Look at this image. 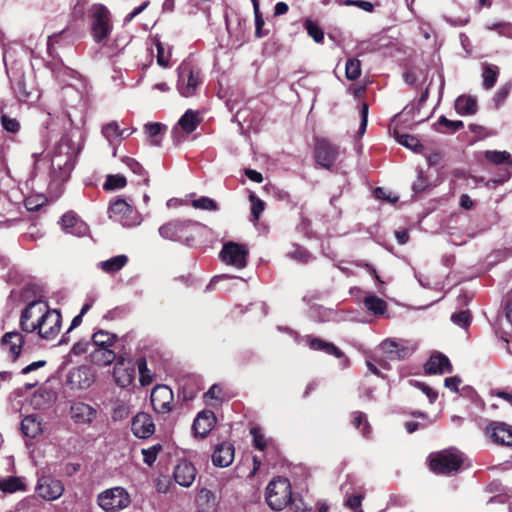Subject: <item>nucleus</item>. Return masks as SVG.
Instances as JSON below:
<instances>
[{
    "mask_svg": "<svg viewBox=\"0 0 512 512\" xmlns=\"http://www.w3.org/2000/svg\"><path fill=\"white\" fill-rule=\"evenodd\" d=\"M21 327L25 332L37 331L41 338L52 340L60 332L61 315L43 301H32L22 311Z\"/></svg>",
    "mask_w": 512,
    "mask_h": 512,
    "instance_id": "obj_1",
    "label": "nucleus"
},
{
    "mask_svg": "<svg viewBox=\"0 0 512 512\" xmlns=\"http://www.w3.org/2000/svg\"><path fill=\"white\" fill-rule=\"evenodd\" d=\"M463 462L462 455L455 449H447L429 455L432 471L438 474H450L457 471Z\"/></svg>",
    "mask_w": 512,
    "mask_h": 512,
    "instance_id": "obj_2",
    "label": "nucleus"
},
{
    "mask_svg": "<svg viewBox=\"0 0 512 512\" xmlns=\"http://www.w3.org/2000/svg\"><path fill=\"white\" fill-rule=\"evenodd\" d=\"M130 495L123 487L116 486L98 494L97 503L105 512H119L130 504Z\"/></svg>",
    "mask_w": 512,
    "mask_h": 512,
    "instance_id": "obj_3",
    "label": "nucleus"
},
{
    "mask_svg": "<svg viewBox=\"0 0 512 512\" xmlns=\"http://www.w3.org/2000/svg\"><path fill=\"white\" fill-rule=\"evenodd\" d=\"M198 224L192 221L173 220L159 227V234L162 238L189 243L194 239L193 231Z\"/></svg>",
    "mask_w": 512,
    "mask_h": 512,
    "instance_id": "obj_4",
    "label": "nucleus"
},
{
    "mask_svg": "<svg viewBox=\"0 0 512 512\" xmlns=\"http://www.w3.org/2000/svg\"><path fill=\"white\" fill-rule=\"evenodd\" d=\"M291 500L290 483L285 478L272 480L266 488V501L273 510H282Z\"/></svg>",
    "mask_w": 512,
    "mask_h": 512,
    "instance_id": "obj_5",
    "label": "nucleus"
},
{
    "mask_svg": "<svg viewBox=\"0 0 512 512\" xmlns=\"http://www.w3.org/2000/svg\"><path fill=\"white\" fill-rule=\"evenodd\" d=\"M109 217L127 227L136 226L142 222L141 215L124 199H117L111 203Z\"/></svg>",
    "mask_w": 512,
    "mask_h": 512,
    "instance_id": "obj_6",
    "label": "nucleus"
},
{
    "mask_svg": "<svg viewBox=\"0 0 512 512\" xmlns=\"http://www.w3.org/2000/svg\"><path fill=\"white\" fill-rule=\"evenodd\" d=\"M93 23L92 34L96 42L106 39L112 31L110 13L102 4H94L91 8Z\"/></svg>",
    "mask_w": 512,
    "mask_h": 512,
    "instance_id": "obj_7",
    "label": "nucleus"
},
{
    "mask_svg": "<svg viewBox=\"0 0 512 512\" xmlns=\"http://www.w3.org/2000/svg\"><path fill=\"white\" fill-rule=\"evenodd\" d=\"M201 82L202 80L198 71L193 70L187 64L179 66L177 89L181 96H193L201 85Z\"/></svg>",
    "mask_w": 512,
    "mask_h": 512,
    "instance_id": "obj_8",
    "label": "nucleus"
},
{
    "mask_svg": "<svg viewBox=\"0 0 512 512\" xmlns=\"http://www.w3.org/2000/svg\"><path fill=\"white\" fill-rule=\"evenodd\" d=\"M219 257L225 264L243 269L247 265L248 249L243 244L229 241L223 244Z\"/></svg>",
    "mask_w": 512,
    "mask_h": 512,
    "instance_id": "obj_9",
    "label": "nucleus"
},
{
    "mask_svg": "<svg viewBox=\"0 0 512 512\" xmlns=\"http://www.w3.org/2000/svg\"><path fill=\"white\" fill-rule=\"evenodd\" d=\"M64 490V485L59 479L46 475H42L38 478L36 492L38 496L44 500H56L63 495Z\"/></svg>",
    "mask_w": 512,
    "mask_h": 512,
    "instance_id": "obj_10",
    "label": "nucleus"
},
{
    "mask_svg": "<svg viewBox=\"0 0 512 512\" xmlns=\"http://www.w3.org/2000/svg\"><path fill=\"white\" fill-rule=\"evenodd\" d=\"M339 157V148L325 139H319L315 145V158L317 163L330 169Z\"/></svg>",
    "mask_w": 512,
    "mask_h": 512,
    "instance_id": "obj_11",
    "label": "nucleus"
},
{
    "mask_svg": "<svg viewBox=\"0 0 512 512\" xmlns=\"http://www.w3.org/2000/svg\"><path fill=\"white\" fill-rule=\"evenodd\" d=\"M485 434L496 444L512 446V426L504 422H490L485 428Z\"/></svg>",
    "mask_w": 512,
    "mask_h": 512,
    "instance_id": "obj_12",
    "label": "nucleus"
},
{
    "mask_svg": "<svg viewBox=\"0 0 512 512\" xmlns=\"http://www.w3.org/2000/svg\"><path fill=\"white\" fill-rule=\"evenodd\" d=\"M173 392L166 385H157L151 392V403L157 413H169L172 410Z\"/></svg>",
    "mask_w": 512,
    "mask_h": 512,
    "instance_id": "obj_13",
    "label": "nucleus"
},
{
    "mask_svg": "<svg viewBox=\"0 0 512 512\" xmlns=\"http://www.w3.org/2000/svg\"><path fill=\"white\" fill-rule=\"evenodd\" d=\"M201 118L198 112L193 110H187L182 117L178 120L174 126L172 133L178 142L182 141L184 136L180 133L183 132L185 135L191 134L199 125Z\"/></svg>",
    "mask_w": 512,
    "mask_h": 512,
    "instance_id": "obj_14",
    "label": "nucleus"
},
{
    "mask_svg": "<svg viewBox=\"0 0 512 512\" xmlns=\"http://www.w3.org/2000/svg\"><path fill=\"white\" fill-rule=\"evenodd\" d=\"M12 88L16 97L23 102H32L39 98L38 91L35 88L34 80L28 82L24 75L12 82Z\"/></svg>",
    "mask_w": 512,
    "mask_h": 512,
    "instance_id": "obj_15",
    "label": "nucleus"
},
{
    "mask_svg": "<svg viewBox=\"0 0 512 512\" xmlns=\"http://www.w3.org/2000/svg\"><path fill=\"white\" fill-rule=\"evenodd\" d=\"M61 226L65 233L77 237H83L88 234L89 228L87 224L82 221L73 212H67L61 217Z\"/></svg>",
    "mask_w": 512,
    "mask_h": 512,
    "instance_id": "obj_16",
    "label": "nucleus"
},
{
    "mask_svg": "<svg viewBox=\"0 0 512 512\" xmlns=\"http://www.w3.org/2000/svg\"><path fill=\"white\" fill-rule=\"evenodd\" d=\"M131 429L138 438H148L155 431L152 417L144 412L138 413L132 420Z\"/></svg>",
    "mask_w": 512,
    "mask_h": 512,
    "instance_id": "obj_17",
    "label": "nucleus"
},
{
    "mask_svg": "<svg viewBox=\"0 0 512 512\" xmlns=\"http://www.w3.org/2000/svg\"><path fill=\"white\" fill-rule=\"evenodd\" d=\"M234 446L230 442L224 441L216 445L212 454V462L218 467H228L234 460Z\"/></svg>",
    "mask_w": 512,
    "mask_h": 512,
    "instance_id": "obj_18",
    "label": "nucleus"
},
{
    "mask_svg": "<svg viewBox=\"0 0 512 512\" xmlns=\"http://www.w3.org/2000/svg\"><path fill=\"white\" fill-rule=\"evenodd\" d=\"M216 423V417L210 410H204L197 414L193 422V430L195 435L201 438L206 437L213 429Z\"/></svg>",
    "mask_w": 512,
    "mask_h": 512,
    "instance_id": "obj_19",
    "label": "nucleus"
},
{
    "mask_svg": "<svg viewBox=\"0 0 512 512\" xmlns=\"http://www.w3.org/2000/svg\"><path fill=\"white\" fill-rule=\"evenodd\" d=\"M24 344L23 335L19 332H7L1 340V346L8 352L12 360H16Z\"/></svg>",
    "mask_w": 512,
    "mask_h": 512,
    "instance_id": "obj_20",
    "label": "nucleus"
},
{
    "mask_svg": "<svg viewBox=\"0 0 512 512\" xmlns=\"http://www.w3.org/2000/svg\"><path fill=\"white\" fill-rule=\"evenodd\" d=\"M68 382L77 389H87L94 382V376L87 367H77L70 371Z\"/></svg>",
    "mask_w": 512,
    "mask_h": 512,
    "instance_id": "obj_21",
    "label": "nucleus"
},
{
    "mask_svg": "<svg viewBox=\"0 0 512 512\" xmlns=\"http://www.w3.org/2000/svg\"><path fill=\"white\" fill-rule=\"evenodd\" d=\"M70 413L72 419L80 424L91 423L97 415L95 408L83 402L73 403L70 407Z\"/></svg>",
    "mask_w": 512,
    "mask_h": 512,
    "instance_id": "obj_22",
    "label": "nucleus"
},
{
    "mask_svg": "<svg viewBox=\"0 0 512 512\" xmlns=\"http://www.w3.org/2000/svg\"><path fill=\"white\" fill-rule=\"evenodd\" d=\"M424 368L428 374H444L452 371L448 357L441 353L432 354Z\"/></svg>",
    "mask_w": 512,
    "mask_h": 512,
    "instance_id": "obj_23",
    "label": "nucleus"
},
{
    "mask_svg": "<svg viewBox=\"0 0 512 512\" xmlns=\"http://www.w3.org/2000/svg\"><path fill=\"white\" fill-rule=\"evenodd\" d=\"M195 477L196 469L190 462L182 461L174 469V479L183 487L191 486Z\"/></svg>",
    "mask_w": 512,
    "mask_h": 512,
    "instance_id": "obj_24",
    "label": "nucleus"
},
{
    "mask_svg": "<svg viewBox=\"0 0 512 512\" xmlns=\"http://www.w3.org/2000/svg\"><path fill=\"white\" fill-rule=\"evenodd\" d=\"M115 383L122 388L129 386L134 379V368L126 365L124 360H118L114 366Z\"/></svg>",
    "mask_w": 512,
    "mask_h": 512,
    "instance_id": "obj_25",
    "label": "nucleus"
},
{
    "mask_svg": "<svg viewBox=\"0 0 512 512\" xmlns=\"http://www.w3.org/2000/svg\"><path fill=\"white\" fill-rule=\"evenodd\" d=\"M51 166L54 172L57 170L59 171V175L57 177L60 180L67 179L73 167L71 155L68 153L64 156L58 154L53 155L51 159Z\"/></svg>",
    "mask_w": 512,
    "mask_h": 512,
    "instance_id": "obj_26",
    "label": "nucleus"
},
{
    "mask_svg": "<svg viewBox=\"0 0 512 512\" xmlns=\"http://www.w3.org/2000/svg\"><path fill=\"white\" fill-rule=\"evenodd\" d=\"M90 358L98 366H107L116 359V354L111 348H91Z\"/></svg>",
    "mask_w": 512,
    "mask_h": 512,
    "instance_id": "obj_27",
    "label": "nucleus"
},
{
    "mask_svg": "<svg viewBox=\"0 0 512 512\" xmlns=\"http://www.w3.org/2000/svg\"><path fill=\"white\" fill-rule=\"evenodd\" d=\"M455 110L461 116L473 115L477 112V99L473 96L461 95L455 101Z\"/></svg>",
    "mask_w": 512,
    "mask_h": 512,
    "instance_id": "obj_28",
    "label": "nucleus"
},
{
    "mask_svg": "<svg viewBox=\"0 0 512 512\" xmlns=\"http://www.w3.org/2000/svg\"><path fill=\"white\" fill-rule=\"evenodd\" d=\"M128 262V257L124 254L111 257L98 263V267L107 274H114L120 271Z\"/></svg>",
    "mask_w": 512,
    "mask_h": 512,
    "instance_id": "obj_29",
    "label": "nucleus"
},
{
    "mask_svg": "<svg viewBox=\"0 0 512 512\" xmlns=\"http://www.w3.org/2000/svg\"><path fill=\"white\" fill-rule=\"evenodd\" d=\"M363 303L365 308L375 316H383L387 310V303L372 293L365 296Z\"/></svg>",
    "mask_w": 512,
    "mask_h": 512,
    "instance_id": "obj_30",
    "label": "nucleus"
},
{
    "mask_svg": "<svg viewBox=\"0 0 512 512\" xmlns=\"http://www.w3.org/2000/svg\"><path fill=\"white\" fill-rule=\"evenodd\" d=\"M308 344L309 347L313 350L323 351L324 353L333 355L337 358H341L343 356V353L333 343L326 342L318 338H313L308 339Z\"/></svg>",
    "mask_w": 512,
    "mask_h": 512,
    "instance_id": "obj_31",
    "label": "nucleus"
},
{
    "mask_svg": "<svg viewBox=\"0 0 512 512\" xmlns=\"http://www.w3.org/2000/svg\"><path fill=\"white\" fill-rule=\"evenodd\" d=\"M116 336L107 331H97L92 336V341L88 343L91 348H110L115 342Z\"/></svg>",
    "mask_w": 512,
    "mask_h": 512,
    "instance_id": "obj_32",
    "label": "nucleus"
},
{
    "mask_svg": "<svg viewBox=\"0 0 512 512\" xmlns=\"http://www.w3.org/2000/svg\"><path fill=\"white\" fill-rule=\"evenodd\" d=\"M25 483L21 477L10 476L0 479V490L6 493H14L25 490Z\"/></svg>",
    "mask_w": 512,
    "mask_h": 512,
    "instance_id": "obj_33",
    "label": "nucleus"
},
{
    "mask_svg": "<svg viewBox=\"0 0 512 512\" xmlns=\"http://www.w3.org/2000/svg\"><path fill=\"white\" fill-rule=\"evenodd\" d=\"M21 428H22L23 433L26 436L31 437V438L36 437L41 432L40 422L33 415L26 416L22 420Z\"/></svg>",
    "mask_w": 512,
    "mask_h": 512,
    "instance_id": "obj_34",
    "label": "nucleus"
},
{
    "mask_svg": "<svg viewBox=\"0 0 512 512\" xmlns=\"http://www.w3.org/2000/svg\"><path fill=\"white\" fill-rule=\"evenodd\" d=\"M485 158L496 165L502 163L512 165L511 154L507 151L488 150L485 152Z\"/></svg>",
    "mask_w": 512,
    "mask_h": 512,
    "instance_id": "obj_35",
    "label": "nucleus"
},
{
    "mask_svg": "<svg viewBox=\"0 0 512 512\" xmlns=\"http://www.w3.org/2000/svg\"><path fill=\"white\" fill-rule=\"evenodd\" d=\"M380 349L390 359H399L402 357L403 350H400L399 344L394 340H384L380 345Z\"/></svg>",
    "mask_w": 512,
    "mask_h": 512,
    "instance_id": "obj_36",
    "label": "nucleus"
},
{
    "mask_svg": "<svg viewBox=\"0 0 512 512\" xmlns=\"http://www.w3.org/2000/svg\"><path fill=\"white\" fill-rule=\"evenodd\" d=\"M137 368L139 372V381L142 386L150 385L153 381V375L147 367V361L144 357L137 359Z\"/></svg>",
    "mask_w": 512,
    "mask_h": 512,
    "instance_id": "obj_37",
    "label": "nucleus"
},
{
    "mask_svg": "<svg viewBox=\"0 0 512 512\" xmlns=\"http://www.w3.org/2000/svg\"><path fill=\"white\" fill-rule=\"evenodd\" d=\"M102 134L107 141L112 144L116 139L123 135V131L121 130L118 122L113 121L102 127Z\"/></svg>",
    "mask_w": 512,
    "mask_h": 512,
    "instance_id": "obj_38",
    "label": "nucleus"
},
{
    "mask_svg": "<svg viewBox=\"0 0 512 512\" xmlns=\"http://www.w3.org/2000/svg\"><path fill=\"white\" fill-rule=\"evenodd\" d=\"M483 87L487 90L494 87L498 78V70L491 65H485L482 73Z\"/></svg>",
    "mask_w": 512,
    "mask_h": 512,
    "instance_id": "obj_39",
    "label": "nucleus"
},
{
    "mask_svg": "<svg viewBox=\"0 0 512 512\" xmlns=\"http://www.w3.org/2000/svg\"><path fill=\"white\" fill-rule=\"evenodd\" d=\"M486 29L496 31L501 37L512 39V24L510 22H495L487 24Z\"/></svg>",
    "mask_w": 512,
    "mask_h": 512,
    "instance_id": "obj_40",
    "label": "nucleus"
},
{
    "mask_svg": "<svg viewBox=\"0 0 512 512\" xmlns=\"http://www.w3.org/2000/svg\"><path fill=\"white\" fill-rule=\"evenodd\" d=\"M346 78L349 80H356L361 75V65L358 59H348L345 65Z\"/></svg>",
    "mask_w": 512,
    "mask_h": 512,
    "instance_id": "obj_41",
    "label": "nucleus"
},
{
    "mask_svg": "<svg viewBox=\"0 0 512 512\" xmlns=\"http://www.w3.org/2000/svg\"><path fill=\"white\" fill-rule=\"evenodd\" d=\"M191 205L195 209H200V210H206V211L218 210V205H217L216 201H214L213 199H211L209 197H205V196H202L198 199L192 200Z\"/></svg>",
    "mask_w": 512,
    "mask_h": 512,
    "instance_id": "obj_42",
    "label": "nucleus"
},
{
    "mask_svg": "<svg viewBox=\"0 0 512 512\" xmlns=\"http://www.w3.org/2000/svg\"><path fill=\"white\" fill-rule=\"evenodd\" d=\"M249 200L251 202V214L253 222H257L260 214L263 212L265 208V203L258 198L255 194L251 193L249 196Z\"/></svg>",
    "mask_w": 512,
    "mask_h": 512,
    "instance_id": "obj_43",
    "label": "nucleus"
},
{
    "mask_svg": "<svg viewBox=\"0 0 512 512\" xmlns=\"http://www.w3.org/2000/svg\"><path fill=\"white\" fill-rule=\"evenodd\" d=\"M396 139L401 145L413 151H418L419 148L421 147L419 140L412 135L397 134Z\"/></svg>",
    "mask_w": 512,
    "mask_h": 512,
    "instance_id": "obj_44",
    "label": "nucleus"
},
{
    "mask_svg": "<svg viewBox=\"0 0 512 512\" xmlns=\"http://www.w3.org/2000/svg\"><path fill=\"white\" fill-rule=\"evenodd\" d=\"M126 185L125 177L121 175H109L104 183V189L107 191L121 189Z\"/></svg>",
    "mask_w": 512,
    "mask_h": 512,
    "instance_id": "obj_45",
    "label": "nucleus"
},
{
    "mask_svg": "<svg viewBox=\"0 0 512 512\" xmlns=\"http://www.w3.org/2000/svg\"><path fill=\"white\" fill-rule=\"evenodd\" d=\"M305 28L310 37L314 39L315 42L320 43L323 41L324 33L323 30L313 21L307 20L305 22Z\"/></svg>",
    "mask_w": 512,
    "mask_h": 512,
    "instance_id": "obj_46",
    "label": "nucleus"
},
{
    "mask_svg": "<svg viewBox=\"0 0 512 512\" xmlns=\"http://www.w3.org/2000/svg\"><path fill=\"white\" fill-rule=\"evenodd\" d=\"M287 255L299 262H307L310 259V254L301 246L293 245Z\"/></svg>",
    "mask_w": 512,
    "mask_h": 512,
    "instance_id": "obj_47",
    "label": "nucleus"
},
{
    "mask_svg": "<svg viewBox=\"0 0 512 512\" xmlns=\"http://www.w3.org/2000/svg\"><path fill=\"white\" fill-rule=\"evenodd\" d=\"M156 48L158 64L162 67H167L169 65V59L171 56L170 50L166 49L165 46L159 41L156 42Z\"/></svg>",
    "mask_w": 512,
    "mask_h": 512,
    "instance_id": "obj_48",
    "label": "nucleus"
},
{
    "mask_svg": "<svg viewBox=\"0 0 512 512\" xmlns=\"http://www.w3.org/2000/svg\"><path fill=\"white\" fill-rule=\"evenodd\" d=\"M451 321L459 327L467 328L471 322V315L469 311H460L452 314Z\"/></svg>",
    "mask_w": 512,
    "mask_h": 512,
    "instance_id": "obj_49",
    "label": "nucleus"
},
{
    "mask_svg": "<svg viewBox=\"0 0 512 512\" xmlns=\"http://www.w3.org/2000/svg\"><path fill=\"white\" fill-rule=\"evenodd\" d=\"M353 424L357 428H361V432L364 436H368L369 434V424L367 421V417L362 412H355L353 416Z\"/></svg>",
    "mask_w": 512,
    "mask_h": 512,
    "instance_id": "obj_50",
    "label": "nucleus"
},
{
    "mask_svg": "<svg viewBox=\"0 0 512 512\" xmlns=\"http://www.w3.org/2000/svg\"><path fill=\"white\" fill-rule=\"evenodd\" d=\"M165 126H163L162 124L160 123H147L145 126H144V129H145V132L146 134L152 138L153 140L151 141V143L153 145H159V141L156 139V137L161 133V130L164 128Z\"/></svg>",
    "mask_w": 512,
    "mask_h": 512,
    "instance_id": "obj_51",
    "label": "nucleus"
},
{
    "mask_svg": "<svg viewBox=\"0 0 512 512\" xmlns=\"http://www.w3.org/2000/svg\"><path fill=\"white\" fill-rule=\"evenodd\" d=\"M335 2L339 5L344 6H356L367 12H372L374 9L373 4L371 2L363 0H335Z\"/></svg>",
    "mask_w": 512,
    "mask_h": 512,
    "instance_id": "obj_52",
    "label": "nucleus"
},
{
    "mask_svg": "<svg viewBox=\"0 0 512 512\" xmlns=\"http://www.w3.org/2000/svg\"><path fill=\"white\" fill-rule=\"evenodd\" d=\"M250 433L253 437V444L255 448L263 451L267 445V440L265 439L261 429L259 427H253L251 428Z\"/></svg>",
    "mask_w": 512,
    "mask_h": 512,
    "instance_id": "obj_53",
    "label": "nucleus"
},
{
    "mask_svg": "<svg viewBox=\"0 0 512 512\" xmlns=\"http://www.w3.org/2000/svg\"><path fill=\"white\" fill-rule=\"evenodd\" d=\"M1 123L3 128L11 133H17L20 129V124L15 118H11L5 113L1 114Z\"/></svg>",
    "mask_w": 512,
    "mask_h": 512,
    "instance_id": "obj_54",
    "label": "nucleus"
},
{
    "mask_svg": "<svg viewBox=\"0 0 512 512\" xmlns=\"http://www.w3.org/2000/svg\"><path fill=\"white\" fill-rule=\"evenodd\" d=\"M222 394H223L222 388L219 385L214 384L204 394V398L206 401H208V400L221 401Z\"/></svg>",
    "mask_w": 512,
    "mask_h": 512,
    "instance_id": "obj_55",
    "label": "nucleus"
},
{
    "mask_svg": "<svg viewBox=\"0 0 512 512\" xmlns=\"http://www.w3.org/2000/svg\"><path fill=\"white\" fill-rule=\"evenodd\" d=\"M360 115H361V123L359 126L358 134L360 136H362L366 131L367 122H368V105L366 103L361 104Z\"/></svg>",
    "mask_w": 512,
    "mask_h": 512,
    "instance_id": "obj_56",
    "label": "nucleus"
},
{
    "mask_svg": "<svg viewBox=\"0 0 512 512\" xmlns=\"http://www.w3.org/2000/svg\"><path fill=\"white\" fill-rule=\"evenodd\" d=\"M438 121H439L440 125L446 127L450 131H457L458 129L463 127L462 121H460V120L452 121V120L447 119L444 116H441Z\"/></svg>",
    "mask_w": 512,
    "mask_h": 512,
    "instance_id": "obj_57",
    "label": "nucleus"
},
{
    "mask_svg": "<svg viewBox=\"0 0 512 512\" xmlns=\"http://www.w3.org/2000/svg\"><path fill=\"white\" fill-rule=\"evenodd\" d=\"M374 194L377 199L387 200L391 203H394L398 200V196H392L390 192L381 187L376 188Z\"/></svg>",
    "mask_w": 512,
    "mask_h": 512,
    "instance_id": "obj_58",
    "label": "nucleus"
},
{
    "mask_svg": "<svg viewBox=\"0 0 512 512\" xmlns=\"http://www.w3.org/2000/svg\"><path fill=\"white\" fill-rule=\"evenodd\" d=\"M509 92H510V86H509V85H505V86L501 87V88H500V89L495 93L494 101H495V103H496V105H497V106H498V105H500V104H502V103L506 100V98H507V96H508Z\"/></svg>",
    "mask_w": 512,
    "mask_h": 512,
    "instance_id": "obj_59",
    "label": "nucleus"
},
{
    "mask_svg": "<svg viewBox=\"0 0 512 512\" xmlns=\"http://www.w3.org/2000/svg\"><path fill=\"white\" fill-rule=\"evenodd\" d=\"M460 383H461V379L457 376L448 377L444 381L445 387L448 388L449 390H451L452 392L458 391V387H459Z\"/></svg>",
    "mask_w": 512,
    "mask_h": 512,
    "instance_id": "obj_60",
    "label": "nucleus"
},
{
    "mask_svg": "<svg viewBox=\"0 0 512 512\" xmlns=\"http://www.w3.org/2000/svg\"><path fill=\"white\" fill-rule=\"evenodd\" d=\"M55 130V122L54 118L48 114L47 119L43 122V136L49 137L50 132Z\"/></svg>",
    "mask_w": 512,
    "mask_h": 512,
    "instance_id": "obj_61",
    "label": "nucleus"
},
{
    "mask_svg": "<svg viewBox=\"0 0 512 512\" xmlns=\"http://www.w3.org/2000/svg\"><path fill=\"white\" fill-rule=\"evenodd\" d=\"M45 364H46V361H44V360H38V361L32 362L31 364L25 366L22 369L21 373L24 375L29 374V373L36 371L39 368L45 366Z\"/></svg>",
    "mask_w": 512,
    "mask_h": 512,
    "instance_id": "obj_62",
    "label": "nucleus"
},
{
    "mask_svg": "<svg viewBox=\"0 0 512 512\" xmlns=\"http://www.w3.org/2000/svg\"><path fill=\"white\" fill-rule=\"evenodd\" d=\"M142 454L143 460L147 465L151 466L156 461L157 454L153 451V449H143Z\"/></svg>",
    "mask_w": 512,
    "mask_h": 512,
    "instance_id": "obj_63",
    "label": "nucleus"
},
{
    "mask_svg": "<svg viewBox=\"0 0 512 512\" xmlns=\"http://www.w3.org/2000/svg\"><path fill=\"white\" fill-rule=\"evenodd\" d=\"M362 501V497L360 495H352L349 496L345 503L351 509H357L360 507Z\"/></svg>",
    "mask_w": 512,
    "mask_h": 512,
    "instance_id": "obj_64",
    "label": "nucleus"
}]
</instances>
